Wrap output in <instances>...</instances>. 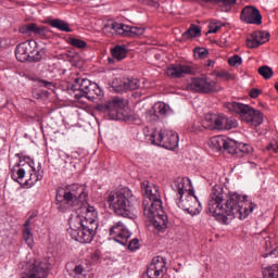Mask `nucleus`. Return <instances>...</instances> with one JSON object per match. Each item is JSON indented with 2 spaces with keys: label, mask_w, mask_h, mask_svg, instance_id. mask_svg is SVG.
<instances>
[{
  "label": "nucleus",
  "mask_w": 278,
  "mask_h": 278,
  "mask_svg": "<svg viewBox=\"0 0 278 278\" xmlns=\"http://www.w3.org/2000/svg\"><path fill=\"white\" fill-rule=\"evenodd\" d=\"M247 199V195L240 193L229 194L225 186L215 185L208 198L206 212L223 225H229V220L233 218L244 220L255 210V205Z\"/></svg>",
  "instance_id": "1"
},
{
  "label": "nucleus",
  "mask_w": 278,
  "mask_h": 278,
  "mask_svg": "<svg viewBox=\"0 0 278 278\" xmlns=\"http://www.w3.org/2000/svg\"><path fill=\"white\" fill-rule=\"evenodd\" d=\"M97 208L85 204L80 207V215H74L70 218V235L76 242L81 244H90L97 229H99V222H97Z\"/></svg>",
  "instance_id": "2"
},
{
  "label": "nucleus",
  "mask_w": 278,
  "mask_h": 278,
  "mask_svg": "<svg viewBox=\"0 0 278 278\" xmlns=\"http://www.w3.org/2000/svg\"><path fill=\"white\" fill-rule=\"evenodd\" d=\"M110 210H113L117 216L123 218H134V207L138 199L134 197L131 190L127 187L117 192H111L106 199Z\"/></svg>",
  "instance_id": "3"
},
{
  "label": "nucleus",
  "mask_w": 278,
  "mask_h": 278,
  "mask_svg": "<svg viewBox=\"0 0 278 278\" xmlns=\"http://www.w3.org/2000/svg\"><path fill=\"white\" fill-rule=\"evenodd\" d=\"M56 201L60 203L59 210L60 212H66V207L63 205H67L68 207H78V216H81V207L84 205H90L86 201V193L83 188L77 187V185L71 186L67 188L63 195L60 193L56 194Z\"/></svg>",
  "instance_id": "4"
},
{
  "label": "nucleus",
  "mask_w": 278,
  "mask_h": 278,
  "mask_svg": "<svg viewBox=\"0 0 278 278\" xmlns=\"http://www.w3.org/2000/svg\"><path fill=\"white\" fill-rule=\"evenodd\" d=\"M143 215L157 229L164 231L168 225V216L164 212L162 201L143 200L142 202Z\"/></svg>",
  "instance_id": "5"
},
{
  "label": "nucleus",
  "mask_w": 278,
  "mask_h": 278,
  "mask_svg": "<svg viewBox=\"0 0 278 278\" xmlns=\"http://www.w3.org/2000/svg\"><path fill=\"white\" fill-rule=\"evenodd\" d=\"M226 108L230 112H235L241 116V119L253 127H260L264 123V115L260 110H255L248 104H242L240 102H228Z\"/></svg>",
  "instance_id": "6"
},
{
  "label": "nucleus",
  "mask_w": 278,
  "mask_h": 278,
  "mask_svg": "<svg viewBox=\"0 0 278 278\" xmlns=\"http://www.w3.org/2000/svg\"><path fill=\"white\" fill-rule=\"evenodd\" d=\"M71 90L76 92L74 94L75 99L86 97L89 101H94L98 97H103V90L99 88V85L90 81L88 78H75Z\"/></svg>",
  "instance_id": "7"
},
{
  "label": "nucleus",
  "mask_w": 278,
  "mask_h": 278,
  "mask_svg": "<svg viewBox=\"0 0 278 278\" xmlns=\"http://www.w3.org/2000/svg\"><path fill=\"white\" fill-rule=\"evenodd\" d=\"M97 110L109 114L110 118L113 121H125V118L129 116L125 100L121 98H112L103 104H98Z\"/></svg>",
  "instance_id": "8"
},
{
  "label": "nucleus",
  "mask_w": 278,
  "mask_h": 278,
  "mask_svg": "<svg viewBox=\"0 0 278 278\" xmlns=\"http://www.w3.org/2000/svg\"><path fill=\"white\" fill-rule=\"evenodd\" d=\"M187 90L190 92H201L202 94H212L220 92V86L210 77H197L190 80L187 85Z\"/></svg>",
  "instance_id": "9"
},
{
  "label": "nucleus",
  "mask_w": 278,
  "mask_h": 278,
  "mask_svg": "<svg viewBox=\"0 0 278 278\" xmlns=\"http://www.w3.org/2000/svg\"><path fill=\"white\" fill-rule=\"evenodd\" d=\"M153 144L156 147H163L169 151H174L179 147V135L173 130L162 128L159 130L156 139H153Z\"/></svg>",
  "instance_id": "10"
},
{
  "label": "nucleus",
  "mask_w": 278,
  "mask_h": 278,
  "mask_svg": "<svg viewBox=\"0 0 278 278\" xmlns=\"http://www.w3.org/2000/svg\"><path fill=\"white\" fill-rule=\"evenodd\" d=\"M106 29H111L112 34H116L117 36H124L128 38L142 36V34H144V28L142 27L129 26L117 22L109 23L106 25Z\"/></svg>",
  "instance_id": "11"
},
{
  "label": "nucleus",
  "mask_w": 278,
  "mask_h": 278,
  "mask_svg": "<svg viewBox=\"0 0 278 278\" xmlns=\"http://www.w3.org/2000/svg\"><path fill=\"white\" fill-rule=\"evenodd\" d=\"M166 260L162 256H156L152 260L151 264L148 265L146 274L142 278H164L166 275Z\"/></svg>",
  "instance_id": "12"
},
{
  "label": "nucleus",
  "mask_w": 278,
  "mask_h": 278,
  "mask_svg": "<svg viewBox=\"0 0 278 278\" xmlns=\"http://www.w3.org/2000/svg\"><path fill=\"white\" fill-rule=\"evenodd\" d=\"M189 197L186 198V200H179L178 206L182 207L187 214H190V216H197V214H201V202H199V199L194 195V189H188Z\"/></svg>",
  "instance_id": "13"
},
{
  "label": "nucleus",
  "mask_w": 278,
  "mask_h": 278,
  "mask_svg": "<svg viewBox=\"0 0 278 278\" xmlns=\"http://www.w3.org/2000/svg\"><path fill=\"white\" fill-rule=\"evenodd\" d=\"M109 233L115 242H118V244H122L123 247H125L129 238H131V232H129L122 222H117L113 225L110 228Z\"/></svg>",
  "instance_id": "14"
},
{
  "label": "nucleus",
  "mask_w": 278,
  "mask_h": 278,
  "mask_svg": "<svg viewBox=\"0 0 278 278\" xmlns=\"http://www.w3.org/2000/svg\"><path fill=\"white\" fill-rule=\"evenodd\" d=\"M17 156H20V162L11 169V178L13 181L21 184V180L25 179L27 168H31V165H27L31 159L29 156H21V154H17Z\"/></svg>",
  "instance_id": "15"
},
{
  "label": "nucleus",
  "mask_w": 278,
  "mask_h": 278,
  "mask_svg": "<svg viewBox=\"0 0 278 278\" xmlns=\"http://www.w3.org/2000/svg\"><path fill=\"white\" fill-rule=\"evenodd\" d=\"M240 18L248 25H262V13L255 7L248 5L242 9Z\"/></svg>",
  "instance_id": "16"
},
{
  "label": "nucleus",
  "mask_w": 278,
  "mask_h": 278,
  "mask_svg": "<svg viewBox=\"0 0 278 278\" xmlns=\"http://www.w3.org/2000/svg\"><path fill=\"white\" fill-rule=\"evenodd\" d=\"M27 278H47L49 277V263L38 262L26 266Z\"/></svg>",
  "instance_id": "17"
},
{
  "label": "nucleus",
  "mask_w": 278,
  "mask_h": 278,
  "mask_svg": "<svg viewBox=\"0 0 278 278\" xmlns=\"http://www.w3.org/2000/svg\"><path fill=\"white\" fill-rule=\"evenodd\" d=\"M115 92H127V90H138L140 80L138 78H116L113 81Z\"/></svg>",
  "instance_id": "18"
},
{
  "label": "nucleus",
  "mask_w": 278,
  "mask_h": 278,
  "mask_svg": "<svg viewBox=\"0 0 278 278\" xmlns=\"http://www.w3.org/2000/svg\"><path fill=\"white\" fill-rule=\"evenodd\" d=\"M194 67L185 64H172L166 70V75L173 79H181L185 75H194Z\"/></svg>",
  "instance_id": "19"
},
{
  "label": "nucleus",
  "mask_w": 278,
  "mask_h": 278,
  "mask_svg": "<svg viewBox=\"0 0 278 278\" xmlns=\"http://www.w3.org/2000/svg\"><path fill=\"white\" fill-rule=\"evenodd\" d=\"M20 34H29V36L47 38V36H49V28H47V26H38L36 23H29L20 27Z\"/></svg>",
  "instance_id": "20"
},
{
  "label": "nucleus",
  "mask_w": 278,
  "mask_h": 278,
  "mask_svg": "<svg viewBox=\"0 0 278 278\" xmlns=\"http://www.w3.org/2000/svg\"><path fill=\"white\" fill-rule=\"evenodd\" d=\"M141 189L143 190L146 197L143 201H162L160 188L153 182L143 181L141 184Z\"/></svg>",
  "instance_id": "21"
},
{
  "label": "nucleus",
  "mask_w": 278,
  "mask_h": 278,
  "mask_svg": "<svg viewBox=\"0 0 278 278\" xmlns=\"http://www.w3.org/2000/svg\"><path fill=\"white\" fill-rule=\"evenodd\" d=\"M31 43L30 42H22L18 43L15 49V58L18 62H29V58H31Z\"/></svg>",
  "instance_id": "22"
},
{
  "label": "nucleus",
  "mask_w": 278,
  "mask_h": 278,
  "mask_svg": "<svg viewBox=\"0 0 278 278\" xmlns=\"http://www.w3.org/2000/svg\"><path fill=\"white\" fill-rule=\"evenodd\" d=\"M238 127V122L233 117H227L225 115H217L215 122V129L223 131Z\"/></svg>",
  "instance_id": "23"
},
{
  "label": "nucleus",
  "mask_w": 278,
  "mask_h": 278,
  "mask_svg": "<svg viewBox=\"0 0 278 278\" xmlns=\"http://www.w3.org/2000/svg\"><path fill=\"white\" fill-rule=\"evenodd\" d=\"M187 186H189V190H192V181L190 180V178L182 177L175 179L173 190L179 194V201L184 199V194H186V190H188L186 189Z\"/></svg>",
  "instance_id": "24"
},
{
  "label": "nucleus",
  "mask_w": 278,
  "mask_h": 278,
  "mask_svg": "<svg viewBox=\"0 0 278 278\" xmlns=\"http://www.w3.org/2000/svg\"><path fill=\"white\" fill-rule=\"evenodd\" d=\"M70 277L73 278H86V267L81 264L67 263L65 266Z\"/></svg>",
  "instance_id": "25"
},
{
  "label": "nucleus",
  "mask_w": 278,
  "mask_h": 278,
  "mask_svg": "<svg viewBox=\"0 0 278 278\" xmlns=\"http://www.w3.org/2000/svg\"><path fill=\"white\" fill-rule=\"evenodd\" d=\"M112 58H109V64H114V60L121 62L127 58V48L125 46H115L111 49Z\"/></svg>",
  "instance_id": "26"
},
{
  "label": "nucleus",
  "mask_w": 278,
  "mask_h": 278,
  "mask_svg": "<svg viewBox=\"0 0 278 278\" xmlns=\"http://www.w3.org/2000/svg\"><path fill=\"white\" fill-rule=\"evenodd\" d=\"M217 118H218V115H216V114H212V113L206 114L202 122L203 128L211 129V130L216 129Z\"/></svg>",
  "instance_id": "27"
},
{
  "label": "nucleus",
  "mask_w": 278,
  "mask_h": 278,
  "mask_svg": "<svg viewBox=\"0 0 278 278\" xmlns=\"http://www.w3.org/2000/svg\"><path fill=\"white\" fill-rule=\"evenodd\" d=\"M201 36V28L194 24H191L190 27L182 34L184 40H190V38H197Z\"/></svg>",
  "instance_id": "28"
},
{
  "label": "nucleus",
  "mask_w": 278,
  "mask_h": 278,
  "mask_svg": "<svg viewBox=\"0 0 278 278\" xmlns=\"http://www.w3.org/2000/svg\"><path fill=\"white\" fill-rule=\"evenodd\" d=\"M199 5L203 3H213V5H236L237 0H193Z\"/></svg>",
  "instance_id": "29"
},
{
  "label": "nucleus",
  "mask_w": 278,
  "mask_h": 278,
  "mask_svg": "<svg viewBox=\"0 0 278 278\" xmlns=\"http://www.w3.org/2000/svg\"><path fill=\"white\" fill-rule=\"evenodd\" d=\"M240 149V143L233 139H226V148L225 151L230 153L231 155H238V151Z\"/></svg>",
  "instance_id": "30"
},
{
  "label": "nucleus",
  "mask_w": 278,
  "mask_h": 278,
  "mask_svg": "<svg viewBox=\"0 0 278 278\" xmlns=\"http://www.w3.org/2000/svg\"><path fill=\"white\" fill-rule=\"evenodd\" d=\"M253 38H255L256 42H261V45H265L270 40V33H266L263 30H255L252 33Z\"/></svg>",
  "instance_id": "31"
},
{
  "label": "nucleus",
  "mask_w": 278,
  "mask_h": 278,
  "mask_svg": "<svg viewBox=\"0 0 278 278\" xmlns=\"http://www.w3.org/2000/svg\"><path fill=\"white\" fill-rule=\"evenodd\" d=\"M51 27H55V29H60V31H72L71 27L68 26V23L62 21V20H52L49 22Z\"/></svg>",
  "instance_id": "32"
},
{
  "label": "nucleus",
  "mask_w": 278,
  "mask_h": 278,
  "mask_svg": "<svg viewBox=\"0 0 278 278\" xmlns=\"http://www.w3.org/2000/svg\"><path fill=\"white\" fill-rule=\"evenodd\" d=\"M211 144L217 149V151H222V149H226L227 147V138L225 137H213L211 139Z\"/></svg>",
  "instance_id": "33"
},
{
  "label": "nucleus",
  "mask_w": 278,
  "mask_h": 278,
  "mask_svg": "<svg viewBox=\"0 0 278 278\" xmlns=\"http://www.w3.org/2000/svg\"><path fill=\"white\" fill-rule=\"evenodd\" d=\"M67 45H71L75 49H86V47H88V43L85 40L75 37H68Z\"/></svg>",
  "instance_id": "34"
},
{
  "label": "nucleus",
  "mask_w": 278,
  "mask_h": 278,
  "mask_svg": "<svg viewBox=\"0 0 278 278\" xmlns=\"http://www.w3.org/2000/svg\"><path fill=\"white\" fill-rule=\"evenodd\" d=\"M264 278H278V265H271L263 269Z\"/></svg>",
  "instance_id": "35"
},
{
  "label": "nucleus",
  "mask_w": 278,
  "mask_h": 278,
  "mask_svg": "<svg viewBox=\"0 0 278 278\" xmlns=\"http://www.w3.org/2000/svg\"><path fill=\"white\" fill-rule=\"evenodd\" d=\"M143 134H144L147 140H149L151 142V144H153V140H157V135L160 134V130L151 129V128H149V126H146L143 128Z\"/></svg>",
  "instance_id": "36"
},
{
  "label": "nucleus",
  "mask_w": 278,
  "mask_h": 278,
  "mask_svg": "<svg viewBox=\"0 0 278 278\" xmlns=\"http://www.w3.org/2000/svg\"><path fill=\"white\" fill-rule=\"evenodd\" d=\"M23 238L27 244V247H29V249H33L34 247V233H31V228H27L23 230Z\"/></svg>",
  "instance_id": "37"
},
{
  "label": "nucleus",
  "mask_w": 278,
  "mask_h": 278,
  "mask_svg": "<svg viewBox=\"0 0 278 278\" xmlns=\"http://www.w3.org/2000/svg\"><path fill=\"white\" fill-rule=\"evenodd\" d=\"M258 75L264 77V79H270L274 75L273 68L268 65H263L258 68Z\"/></svg>",
  "instance_id": "38"
},
{
  "label": "nucleus",
  "mask_w": 278,
  "mask_h": 278,
  "mask_svg": "<svg viewBox=\"0 0 278 278\" xmlns=\"http://www.w3.org/2000/svg\"><path fill=\"white\" fill-rule=\"evenodd\" d=\"M153 109L159 115V118L161 116H166V114H168V108L166 106V103L159 102L153 106Z\"/></svg>",
  "instance_id": "39"
},
{
  "label": "nucleus",
  "mask_w": 278,
  "mask_h": 278,
  "mask_svg": "<svg viewBox=\"0 0 278 278\" xmlns=\"http://www.w3.org/2000/svg\"><path fill=\"white\" fill-rule=\"evenodd\" d=\"M33 173H30V177L26 180V186H34L36 182L42 179V175L36 173V168L31 167Z\"/></svg>",
  "instance_id": "40"
},
{
  "label": "nucleus",
  "mask_w": 278,
  "mask_h": 278,
  "mask_svg": "<svg viewBox=\"0 0 278 278\" xmlns=\"http://www.w3.org/2000/svg\"><path fill=\"white\" fill-rule=\"evenodd\" d=\"M144 116L148 123H157V121H160V115L155 112V109L153 108L146 112Z\"/></svg>",
  "instance_id": "41"
},
{
  "label": "nucleus",
  "mask_w": 278,
  "mask_h": 278,
  "mask_svg": "<svg viewBox=\"0 0 278 278\" xmlns=\"http://www.w3.org/2000/svg\"><path fill=\"white\" fill-rule=\"evenodd\" d=\"M247 47L249 49H257V47H262V42L257 41V39L253 37V34H251L247 39Z\"/></svg>",
  "instance_id": "42"
},
{
  "label": "nucleus",
  "mask_w": 278,
  "mask_h": 278,
  "mask_svg": "<svg viewBox=\"0 0 278 278\" xmlns=\"http://www.w3.org/2000/svg\"><path fill=\"white\" fill-rule=\"evenodd\" d=\"M253 151V147L247 143H239L238 153H243L244 155H249Z\"/></svg>",
  "instance_id": "43"
},
{
  "label": "nucleus",
  "mask_w": 278,
  "mask_h": 278,
  "mask_svg": "<svg viewBox=\"0 0 278 278\" xmlns=\"http://www.w3.org/2000/svg\"><path fill=\"white\" fill-rule=\"evenodd\" d=\"M194 54L198 55L200 60H204V58H207V55H210V51L205 48H195Z\"/></svg>",
  "instance_id": "44"
},
{
  "label": "nucleus",
  "mask_w": 278,
  "mask_h": 278,
  "mask_svg": "<svg viewBox=\"0 0 278 278\" xmlns=\"http://www.w3.org/2000/svg\"><path fill=\"white\" fill-rule=\"evenodd\" d=\"M230 66H240L242 64V58L238 54H235L228 60Z\"/></svg>",
  "instance_id": "45"
},
{
  "label": "nucleus",
  "mask_w": 278,
  "mask_h": 278,
  "mask_svg": "<svg viewBox=\"0 0 278 278\" xmlns=\"http://www.w3.org/2000/svg\"><path fill=\"white\" fill-rule=\"evenodd\" d=\"M216 77H220L222 79H226L227 81H229L230 79H233V75H231L229 72L227 71H222L218 72L216 74Z\"/></svg>",
  "instance_id": "46"
},
{
  "label": "nucleus",
  "mask_w": 278,
  "mask_h": 278,
  "mask_svg": "<svg viewBox=\"0 0 278 278\" xmlns=\"http://www.w3.org/2000/svg\"><path fill=\"white\" fill-rule=\"evenodd\" d=\"M129 251H136L140 249V241L138 239H132L128 243Z\"/></svg>",
  "instance_id": "47"
},
{
  "label": "nucleus",
  "mask_w": 278,
  "mask_h": 278,
  "mask_svg": "<svg viewBox=\"0 0 278 278\" xmlns=\"http://www.w3.org/2000/svg\"><path fill=\"white\" fill-rule=\"evenodd\" d=\"M40 60H42V54H40V51H37L35 54L30 53L28 62H40Z\"/></svg>",
  "instance_id": "48"
},
{
  "label": "nucleus",
  "mask_w": 278,
  "mask_h": 278,
  "mask_svg": "<svg viewBox=\"0 0 278 278\" xmlns=\"http://www.w3.org/2000/svg\"><path fill=\"white\" fill-rule=\"evenodd\" d=\"M220 29V25L216 24V23H211L208 25V31L207 34H216L218 30Z\"/></svg>",
  "instance_id": "49"
},
{
  "label": "nucleus",
  "mask_w": 278,
  "mask_h": 278,
  "mask_svg": "<svg viewBox=\"0 0 278 278\" xmlns=\"http://www.w3.org/2000/svg\"><path fill=\"white\" fill-rule=\"evenodd\" d=\"M267 151H273L274 153H278V141H274L267 146Z\"/></svg>",
  "instance_id": "50"
},
{
  "label": "nucleus",
  "mask_w": 278,
  "mask_h": 278,
  "mask_svg": "<svg viewBox=\"0 0 278 278\" xmlns=\"http://www.w3.org/2000/svg\"><path fill=\"white\" fill-rule=\"evenodd\" d=\"M260 94H262V90H260V89L253 88L250 90L251 99H257L260 97Z\"/></svg>",
  "instance_id": "51"
},
{
  "label": "nucleus",
  "mask_w": 278,
  "mask_h": 278,
  "mask_svg": "<svg viewBox=\"0 0 278 278\" xmlns=\"http://www.w3.org/2000/svg\"><path fill=\"white\" fill-rule=\"evenodd\" d=\"M40 84L43 88H51V86H53V83L49 80H41Z\"/></svg>",
  "instance_id": "52"
},
{
  "label": "nucleus",
  "mask_w": 278,
  "mask_h": 278,
  "mask_svg": "<svg viewBox=\"0 0 278 278\" xmlns=\"http://www.w3.org/2000/svg\"><path fill=\"white\" fill-rule=\"evenodd\" d=\"M30 225H31V218H28L25 223H24V229H31V227H30Z\"/></svg>",
  "instance_id": "53"
},
{
  "label": "nucleus",
  "mask_w": 278,
  "mask_h": 278,
  "mask_svg": "<svg viewBox=\"0 0 278 278\" xmlns=\"http://www.w3.org/2000/svg\"><path fill=\"white\" fill-rule=\"evenodd\" d=\"M206 66H214V61L212 60L206 61Z\"/></svg>",
  "instance_id": "54"
},
{
  "label": "nucleus",
  "mask_w": 278,
  "mask_h": 278,
  "mask_svg": "<svg viewBox=\"0 0 278 278\" xmlns=\"http://www.w3.org/2000/svg\"><path fill=\"white\" fill-rule=\"evenodd\" d=\"M34 216H35V215H30L28 218H30V220H31V218H34Z\"/></svg>",
  "instance_id": "55"
},
{
  "label": "nucleus",
  "mask_w": 278,
  "mask_h": 278,
  "mask_svg": "<svg viewBox=\"0 0 278 278\" xmlns=\"http://www.w3.org/2000/svg\"><path fill=\"white\" fill-rule=\"evenodd\" d=\"M263 257H268V254L263 255Z\"/></svg>",
  "instance_id": "56"
},
{
  "label": "nucleus",
  "mask_w": 278,
  "mask_h": 278,
  "mask_svg": "<svg viewBox=\"0 0 278 278\" xmlns=\"http://www.w3.org/2000/svg\"><path fill=\"white\" fill-rule=\"evenodd\" d=\"M269 255H273V252H270Z\"/></svg>",
  "instance_id": "57"
}]
</instances>
